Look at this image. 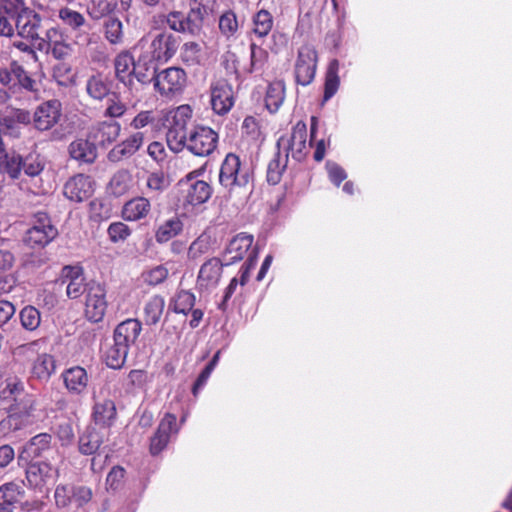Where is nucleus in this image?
<instances>
[{
  "label": "nucleus",
  "mask_w": 512,
  "mask_h": 512,
  "mask_svg": "<svg viewBox=\"0 0 512 512\" xmlns=\"http://www.w3.org/2000/svg\"><path fill=\"white\" fill-rule=\"evenodd\" d=\"M37 401L21 379L9 376L0 385V410L7 415L0 421V435H16L34 423Z\"/></svg>",
  "instance_id": "f257e3e1"
},
{
  "label": "nucleus",
  "mask_w": 512,
  "mask_h": 512,
  "mask_svg": "<svg viewBox=\"0 0 512 512\" xmlns=\"http://www.w3.org/2000/svg\"><path fill=\"white\" fill-rule=\"evenodd\" d=\"M251 175L248 169L242 168L241 160L235 153H228L220 166L219 183L224 187L229 198L242 194H250L249 184Z\"/></svg>",
  "instance_id": "f03ea898"
},
{
  "label": "nucleus",
  "mask_w": 512,
  "mask_h": 512,
  "mask_svg": "<svg viewBox=\"0 0 512 512\" xmlns=\"http://www.w3.org/2000/svg\"><path fill=\"white\" fill-rule=\"evenodd\" d=\"M0 85L8 94V101L12 98L20 99V94H37L39 92L37 81L18 61L12 60L8 67L0 68Z\"/></svg>",
  "instance_id": "7ed1b4c3"
},
{
  "label": "nucleus",
  "mask_w": 512,
  "mask_h": 512,
  "mask_svg": "<svg viewBox=\"0 0 512 512\" xmlns=\"http://www.w3.org/2000/svg\"><path fill=\"white\" fill-rule=\"evenodd\" d=\"M36 48L61 61L70 58L74 53V44L70 41L69 36L57 26L46 30L45 36L40 39Z\"/></svg>",
  "instance_id": "20e7f679"
},
{
  "label": "nucleus",
  "mask_w": 512,
  "mask_h": 512,
  "mask_svg": "<svg viewBox=\"0 0 512 512\" xmlns=\"http://www.w3.org/2000/svg\"><path fill=\"white\" fill-rule=\"evenodd\" d=\"M155 90L166 99L181 95L187 84V74L180 67H168L158 72L154 77Z\"/></svg>",
  "instance_id": "39448f33"
},
{
  "label": "nucleus",
  "mask_w": 512,
  "mask_h": 512,
  "mask_svg": "<svg viewBox=\"0 0 512 512\" xmlns=\"http://www.w3.org/2000/svg\"><path fill=\"white\" fill-rule=\"evenodd\" d=\"M249 48V62L242 66L239 64L235 53H228L226 57V68L232 69L233 73L236 75V78H240L252 73L263 72L267 66L269 59L268 51L254 42L250 43Z\"/></svg>",
  "instance_id": "423d86ee"
},
{
  "label": "nucleus",
  "mask_w": 512,
  "mask_h": 512,
  "mask_svg": "<svg viewBox=\"0 0 512 512\" xmlns=\"http://www.w3.org/2000/svg\"><path fill=\"white\" fill-rule=\"evenodd\" d=\"M58 234L46 212H37L33 217L32 226L27 230L24 241L31 248H44Z\"/></svg>",
  "instance_id": "0eeeda50"
},
{
  "label": "nucleus",
  "mask_w": 512,
  "mask_h": 512,
  "mask_svg": "<svg viewBox=\"0 0 512 512\" xmlns=\"http://www.w3.org/2000/svg\"><path fill=\"white\" fill-rule=\"evenodd\" d=\"M277 148L285 152L287 158L289 155L301 162L307 155V126L303 121L297 122L288 135H283L277 140Z\"/></svg>",
  "instance_id": "6e6552de"
},
{
  "label": "nucleus",
  "mask_w": 512,
  "mask_h": 512,
  "mask_svg": "<svg viewBox=\"0 0 512 512\" xmlns=\"http://www.w3.org/2000/svg\"><path fill=\"white\" fill-rule=\"evenodd\" d=\"M202 171V169L191 171L179 182L185 204L197 206L210 199L212 195L210 184L204 180L196 179L202 174Z\"/></svg>",
  "instance_id": "1a4fd4ad"
},
{
  "label": "nucleus",
  "mask_w": 512,
  "mask_h": 512,
  "mask_svg": "<svg viewBox=\"0 0 512 512\" xmlns=\"http://www.w3.org/2000/svg\"><path fill=\"white\" fill-rule=\"evenodd\" d=\"M107 290L103 283L90 281L87 283L84 314L92 323L101 322L108 308Z\"/></svg>",
  "instance_id": "9d476101"
},
{
  "label": "nucleus",
  "mask_w": 512,
  "mask_h": 512,
  "mask_svg": "<svg viewBox=\"0 0 512 512\" xmlns=\"http://www.w3.org/2000/svg\"><path fill=\"white\" fill-rule=\"evenodd\" d=\"M190 119L189 107L180 106L174 111L172 121L166 133V141L173 152H180L187 149L189 132L187 121Z\"/></svg>",
  "instance_id": "9b49d317"
},
{
  "label": "nucleus",
  "mask_w": 512,
  "mask_h": 512,
  "mask_svg": "<svg viewBox=\"0 0 512 512\" xmlns=\"http://www.w3.org/2000/svg\"><path fill=\"white\" fill-rule=\"evenodd\" d=\"M218 133L208 126L197 125L189 131L187 150L198 157H207L217 148Z\"/></svg>",
  "instance_id": "f8f14e48"
},
{
  "label": "nucleus",
  "mask_w": 512,
  "mask_h": 512,
  "mask_svg": "<svg viewBox=\"0 0 512 512\" xmlns=\"http://www.w3.org/2000/svg\"><path fill=\"white\" fill-rule=\"evenodd\" d=\"M318 53L311 44L302 45L297 54L294 67L295 81L301 86L311 84L315 78Z\"/></svg>",
  "instance_id": "ddd939ff"
},
{
  "label": "nucleus",
  "mask_w": 512,
  "mask_h": 512,
  "mask_svg": "<svg viewBox=\"0 0 512 512\" xmlns=\"http://www.w3.org/2000/svg\"><path fill=\"white\" fill-rule=\"evenodd\" d=\"M25 477L28 486L43 491L59 477V470L47 461H32L27 465Z\"/></svg>",
  "instance_id": "4468645a"
},
{
  "label": "nucleus",
  "mask_w": 512,
  "mask_h": 512,
  "mask_svg": "<svg viewBox=\"0 0 512 512\" xmlns=\"http://www.w3.org/2000/svg\"><path fill=\"white\" fill-rule=\"evenodd\" d=\"M227 266L218 257L206 260L200 267L196 278V288L199 292H209L215 289L222 278L223 267Z\"/></svg>",
  "instance_id": "2eb2a0df"
},
{
  "label": "nucleus",
  "mask_w": 512,
  "mask_h": 512,
  "mask_svg": "<svg viewBox=\"0 0 512 512\" xmlns=\"http://www.w3.org/2000/svg\"><path fill=\"white\" fill-rule=\"evenodd\" d=\"M233 87L225 79H220L210 85V104L217 115H226L234 106Z\"/></svg>",
  "instance_id": "dca6fc26"
},
{
  "label": "nucleus",
  "mask_w": 512,
  "mask_h": 512,
  "mask_svg": "<svg viewBox=\"0 0 512 512\" xmlns=\"http://www.w3.org/2000/svg\"><path fill=\"white\" fill-rule=\"evenodd\" d=\"M16 29L18 35L32 42H39L42 30V17L35 10L23 7L17 14Z\"/></svg>",
  "instance_id": "f3484780"
},
{
  "label": "nucleus",
  "mask_w": 512,
  "mask_h": 512,
  "mask_svg": "<svg viewBox=\"0 0 512 512\" xmlns=\"http://www.w3.org/2000/svg\"><path fill=\"white\" fill-rule=\"evenodd\" d=\"M181 39L170 32L163 31L155 35L150 44V54L157 62H168L177 53Z\"/></svg>",
  "instance_id": "a211bd4d"
},
{
  "label": "nucleus",
  "mask_w": 512,
  "mask_h": 512,
  "mask_svg": "<svg viewBox=\"0 0 512 512\" xmlns=\"http://www.w3.org/2000/svg\"><path fill=\"white\" fill-rule=\"evenodd\" d=\"M62 114L61 102L57 99L41 103L32 116L34 127L39 131H47L54 127Z\"/></svg>",
  "instance_id": "6ab92c4d"
},
{
  "label": "nucleus",
  "mask_w": 512,
  "mask_h": 512,
  "mask_svg": "<svg viewBox=\"0 0 512 512\" xmlns=\"http://www.w3.org/2000/svg\"><path fill=\"white\" fill-rule=\"evenodd\" d=\"M94 192V182L90 176L77 174L71 177L64 185L63 193L66 198L74 202H83L90 198Z\"/></svg>",
  "instance_id": "aec40b11"
},
{
  "label": "nucleus",
  "mask_w": 512,
  "mask_h": 512,
  "mask_svg": "<svg viewBox=\"0 0 512 512\" xmlns=\"http://www.w3.org/2000/svg\"><path fill=\"white\" fill-rule=\"evenodd\" d=\"M254 238L252 235L240 233L236 235L227 245L223 253V260L226 265L234 264L244 258L247 253L253 250ZM254 249L257 250L256 247Z\"/></svg>",
  "instance_id": "412c9836"
},
{
  "label": "nucleus",
  "mask_w": 512,
  "mask_h": 512,
  "mask_svg": "<svg viewBox=\"0 0 512 512\" xmlns=\"http://www.w3.org/2000/svg\"><path fill=\"white\" fill-rule=\"evenodd\" d=\"M121 132V124L117 121H100L89 130L88 137L95 144L106 147L117 140Z\"/></svg>",
  "instance_id": "4be33fe9"
},
{
  "label": "nucleus",
  "mask_w": 512,
  "mask_h": 512,
  "mask_svg": "<svg viewBox=\"0 0 512 512\" xmlns=\"http://www.w3.org/2000/svg\"><path fill=\"white\" fill-rule=\"evenodd\" d=\"M144 134L142 132H134L120 143L116 144L108 152V160L111 162H120L123 159L133 156L143 145Z\"/></svg>",
  "instance_id": "5701e85b"
},
{
  "label": "nucleus",
  "mask_w": 512,
  "mask_h": 512,
  "mask_svg": "<svg viewBox=\"0 0 512 512\" xmlns=\"http://www.w3.org/2000/svg\"><path fill=\"white\" fill-rule=\"evenodd\" d=\"M151 202L148 197L136 196L124 203L121 217L128 222H137L146 219L151 213Z\"/></svg>",
  "instance_id": "b1692460"
},
{
  "label": "nucleus",
  "mask_w": 512,
  "mask_h": 512,
  "mask_svg": "<svg viewBox=\"0 0 512 512\" xmlns=\"http://www.w3.org/2000/svg\"><path fill=\"white\" fill-rule=\"evenodd\" d=\"M68 153L71 159L79 164H93L98 156L96 144L84 138L73 140L68 146Z\"/></svg>",
  "instance_id": "393cba45"
},
{
  "label": "nucleus",
  "mask_w": 512,
  "mask_h": 512,
  "mask_svg": "<svg viewBox=\"0 0 512 512\" xmlns=\"http://www.w3.org/2000/svg\"><path fill=\"white\" fill-rule=\"evenodd\" d=\"M32 121L31 113L26 109L15 108L9 114L0 117V133L10 136L19 134L20 125H28Z\"/></svg>",
  "instance_id": "a878e982"
},
{
  "label": "nucleus",
  "mask_w": 512,
  "mask_h": 512,
  "mask_svg": "<svg viewBox=\"0 0 512 512\" xmlns=\"http://www.w3.org/2000/svg\"><path fill=\"white\" fill-rule=\"evenodd\" d=\"M25 493L20 482L10 481L0 485V510L12 511L24 499Z\"/></svg>",
  "instance_id": "bb28decb"
},
{
  "label": "nucleus",
  "mask_w": 512,
  "mask_h": 512,
  "mask_svg": "<svg viewBox=\"0 0 512 512\" xmlns=\"http://www.w3.org/2000/svg\"><path fill=\"white\" fill-rule=\"evenodd\" d=\"M117 418V409L112 399L96 400L92 408V419L100 427H111Z\"/></svg>",
  "instance_id": "cd10ccee"
},
{
  "label": "nucleus",
  "mask_w": 512,
  "mask_h": 512,
  "mask_svg": "<svg viewBox=\"0 0 512 512\" xmlns=\"http://www.w3.org/2000/svg\"><path fill=\"white\" fill-rule=\"evenodd\" d=\"M134 63L135 59L128 50L121 51L114 59L116 79L125 86H131L133 82L135 72Z\"/></svg>",
  "instance_id": "c85d7f7f"
},
{
  "label": "nucleus",
  "mask_w": 512,
  "mask_h": 512,
  "mask_svg": "<svg viewBox=\"0 0 512 512\" xmlns=\"http://www.w3.org/2000/svg\"><path fill=\"white\" fill-rule=\"evenodd\" d=\"M142 330V322L129 318L119 323L114 330V341L130 347L138 339Z\"/></svg>",
  "instance_id": "c756f323"
},
{
  "label": "nucleus",
  "mask_w": 512,
  "mask_h": 512,
  "mask_svg": "<svg viewBox=\"0 0 512 512\" xmlns=\"http://www.w3.org/2000/svg\"><path fill=\"white\" fill-rule=\"evenodd\" d=\"M61 376L66 389L71 394L80 395L86 390L88 385V375L83 367L74 366L68 368Z\"/></svg>",
  "instance_id": "7c9ffc66"
},
{
  "label": "nucleus",
  "mask_w": 512,
  "mask_h": 512,
  "mask_svg": "<svg viewBox=\"0 0 512 512\" xmlns=\"http://www.w3.org/2000/svg\"><path fill=\"white\" fill-rule=\"evenodd\" d=\"M165 308V299L159 294L150 297L143 306V321L147 326L157 325L162 318Z\"/></svg>",
  "instance_id": "2f4dec72"
},
{
  "label": "nucleus",
  "mask_w": 512,
  "mask_h": 512,
  "mask_svg": "<svg viewBox=\"0 0 512 512\" xmlns=\"http://www.w3.org/2000/svg\"><path fill=\"white\" fill-rule=\"evenodd\" d=\"M111 85L108 79L101 74H97L87 79L85 89L91 99L101 102L113 92Z\"/></svg>",
  "instance_id": "473e14b6"
},
{
  "label": "nucleus",
  "mask_w": 512,
  "mask_h": 512,
  "mask_svg": "<svg viewBox=\"0 0 512 512\" xmlns=\"http://www.w3.org/2000/svg\"><path fill=\"white\" fill-rule=\"evenodd\" d=\"M340 63L337 59H332L325 72L324 93L322 104L330 100L340 87V77L338 75Z\"/></svg>",
  "instance_id": "72a5a7b5"
},
{
  "label": "nucleus",
  "mask_w": 512,
  "mask_h": 512,
  "mask_svg": "<svg viewBox=\"0 0 512 512\" xmlns=\"http://www.w3.org/2000/svg\"><path fill=\"white\" fill-rule=\"evenodd\" d=\"M53 437L51 434L42 432L39 433L26 442L23 447V453H26L29 457L38 458L44 453L49 451L52 447Z\"/></svg>",
  "instance_id": "f704fd0d"
},
{
  "label": "nucleus",
  "mask_w": 512,
  "mask_h": 512,
  "mask_svg": "<svg viewBox=\"0 0 512 512\" xmlns=\"http://www.w3.org/2000/svg\"><path fill=\"white\" fill-rule=\"evenodd\" d=\"M156 59L152 58L151 54H141L134 63V76L140 83L146 84L153 80L157 74L155 68Z\"/></svg>",
  "instance_id": "c9c22d12"
},
{
  "label": "nucleus",
  "mask_w": 512,
  "mask_h": 512,
  "mask_svg": "<svg viewBox=\"0 0 512 512\" xmlns=\"http://www.w3.org/2000/svg\"><path fill=\"white\" fill-rule=\"evenodd\" d=\"M56 361L50 354L43 353L34 360L31 368V374L40 381H48L54 374Z\"/></svg>",
  "instance_id": "e433bc0d"
},
{
  "label": "nucleus",
  "mask_w": 512,
  "mask_h": 512,
  "mask_svg": "<svg viewBox=\"0 0 512 512\" xmlns=\"http://www.w3.org/2000/svg\"><path fill=\"white\" fill-rule=\"evenodd\" d=\"M251 22L252 33L260 39L267 37L274 27V17L266 9H260L255 12L252 16Z\"/></svg>",
  "instance_id": "4c0bfd02"
},
{
  "label": "nucleus",
  "mask_w": 512,
  "mask_h": 512,
  "mask_svg": "<svg viewBox=\"0 0 512 512\" xmlns=\"http://www.w3.org/2000/svg\"><path fill=\"white\" fill-rule=\"evenodd\" d=\"M103 444V437L95 428L88 427L78 440L79 452L83 455L95 454Z\"/></svg>",
  "instance_id": "58836bf2"
},
{
  "label": "nucleus",
  "mask_w": 512,
  "mask_h": 512,
  "mask_svg": "<svg viewBox=\"0 0 512 512\" xmlns=\"http://www.w3.org/2000/svg\"><path fill=\"white\" fill-rule=\"evenodd\" d=\"M133 186V176L128 170L117 171L109 182V190L115 197L127 194Z\"/></svg>",
  "instance_id": "ea45409f"
},
{
  "label": "nucleus",
  "mask_w": 512,
  "mask_h": 512,
  "mask_svg": "<svg viewBox=\"0 0 512 512\" xmlns=\"http://www.w3.org/2000/svg\"><path fill=\"white\" fill-rule=\"evenodd\" d=\"M22 160L20 154L15 151L0 154V171L6 172L12 179H17L22 171Z\"/></svg>",
  "instance_id": "a19ab883"
},
{
  "label": "nucleus",
  "mask_w": 512,
  "mask_h": 512,
  "mask_svg": "<svg viewBox=\"0 0 512 512\" xmlns=\"http://www.w3.org/2000/svg\"><path fill=\"white\" fill-rule=\"evenodd\" d=\"M103 32L111 45H120L124 41L123 23L117 17L109 16L104 20Z\"/></svg>",
  "instance_id": "79ce46f5"
},
{
  "label": "nucleus",
  "mask_w": 512,
  "mask_h": 512,
  "mask_svg": "<svg viewBox=\"0 0 512 512\" xmlns=\"http://www.w3.org/2000/svg\"><path fill=\"white\" fill-rule=\"evenodd\" d=\"M183 229L181 220L174 216L162 223L155 232V239L158 243H166L177 236Z\"/></svg>",
  "instance_id": "37998d69"
},
{
  "label": "nucleus",
  "mask_w": 512,
  "mask_h": 512,
  "mask_svg": "<svg viewBox=\"0 0 512 512\" xmlns=\"http://www.w3.org/2000/svg\"><path fill=\"white\" fill-rule=\"evenodd\" d=\"M285 98V86L281 81L273 82L268 85L265 95V105L267 109L274 113L278 111Z\"/></svg>",
  "instance_id": "c03bdc74"
},
{
  "label": "nucleus",
  "mask_w": 512,
  "mask_h": 512,
  "mask_svg": "<svg viewBox=\"0 0 512 512\" xmlns=\"http://www.w3.org/2000/svg\"><path fill=\"white\" fill-rule=\"evenodd\" d=\"M170 185L168 178L162 171L152 172L146 180L147 195L150 200L156 199Z\"/></svg>",
  "instance_id": "a18cd8bd"
},
{
  "label": "nucleus",
  "mask_w": 512,
  "mask_h": 512,
  "mask_svg": "<svg viewBox=\"0 0 512 512\" xmlns=\"http://www.w3.org/2000/svg\"><path fill=\"white\" fill-rule=\"evenodd\" d=\"M128 111L127 104L123 101L119 92L113 91L111 95L106 98V107L103 112L104 117L110 119H117L123 117Z\"/></svg>",
  "instance_id": "49530a36"
},
{
  "label": "nucleus",
  "mask_w": 512,
  "mask_h": 512,
  "mask_svg": "<svg viewBox=\"0 0 512 512\" xmlns=\"http://www.w3.org/2000/svg\"><path fill=\"white\" fill-rule=\"evenodd\" d=\"M196 302L194 293L188 290L178 291L170 302L171 309L177 314L187 315Z\"/></svg>",
  "instance_id": "de8ad7c7"
},
{
  "label": "nucleus",
  "mask_w": 512,
  "mask_h": 512,
  "mask_svg": "<svg viewBox=\"0 0 512 512\" xmlns=\"http://www.w3.org/2000/svg\"><path fill=\"white\" fill-rule=\"evenodd\" d=\"M129 347L121 342H115L105 352V362L108 367L113 369H120L128 355Z\"/></svg>",
  "instance_id": "09e8293b"
},
{
  "label": "nucleus",
  "mask_w": 512,
  "mask_h": 512,
  "mask_svg": "<svg viewBox=\"0 0 512 512\" xmlns=\"http://www.w3.org/2000/svg\"><path fill=\"white\" fill-rule=\"evenodd\" d=\"M179 57L184 65L197 66L201 63L202 47L196 41H187L181 46Z\"/></svg>",
  "instance_id": "8fccbe9b"
},
{
  "label": "nucleus",
  "mask_w": 512,
  "mask_h": 512,
  "mask_svg": "<svg viewBox=\"0 0 512 512\" xmlns=\"http://www.w3.org/2000/svg\"><path fill=\"white\" fill-rule=\"evenodd\" d=\"M288 163L287 156L282 157L278 150L274 157L269 161L267 167V181L271 185H277L282 179Z\"/></svg>",
  "instance_id": "3c124183"
},
{
  "label": "nucleus",
  "mask_w": 512,
  "mask_h": 512,
  "mask_svg": "<svg viewBox=\"0 0 512 512\" xmlns=\"http://www.w3.org/2000/svg\"><path fill=\"white\" fill-rule=\"evenodd\" d=\"M58 17L65 26L72 30H79L86 23L83 14L69 7L61 8L58 12Z\"/></svg>",
  "instance_id": "603ef678"
},
{
  "label": "nucleus",
  "mask_w": 512,
  "mask_h": 512,
  "mask_svg": "<svg viewBox=\"0 0 512 512\" xmlns=\"http://www.w3.org/2000/svg\"><path fill=\"white\" fill-rule=\"evenodd\" d=\"M19 317L22 327L28 331H35L40 326L41 314L34 306L28 305L22 308Z\"/></svg>",
  "instance_id": "864d4df0"
},
{
  "label": "nucleus",
  "mask_w": 512,
  "mask_h": 512,
  "mask_svg": "<svg viewBox=\"0 0 512 512\" xmlns=\"http://www.w3.org/2000/svg\"><path fill=\"white\" fill-rule=\"evenodd\" d=\"M168 275L169 271L164 265H157L142 272L141 279L147 286L156 287L163 283L168 278Z\"/></svg>",
  "instance_id": "5fc2aeb1"
},
{
  "label": "nucleus",
  "mask_w": 512,
  "mask_h": 512,
  "mask_svg": "<svg viewBox=\"0 0 512 512\" xmlns=\"http://www.w3.org/2000/svg\"><path fill=\"white\" fill-rule=\"evenodd\" d=\"M219 30L222 35L230 38L238 31V20L236 13L232 10H227L219 17Z\"/></svg>",
  "instance_id": "6e6d98bb"
},
{
  "label": "nucleus",
  "mask_w": 512,
  "mask_h": 512,
  "mask_svg": "<svg viewBox=\"0 0 512 512\" xmlns=\"http://www.w3.org/2000/svg\"><path fill=\"white\" fill-rule=\"evenodd\" d=\"M108 238L112 243L125 242L132 234L131 228L121 221L110 223L107 228Z\"/></svg>",
  "instance_id": "4d7b16f0"
},
{
  "label": "nucleus",
  "mask_w": 512,
  "mask_h": 512,
  "mask_svg": "<svg viewBox=\"0 0 512 512\" xmlns=\"http://www.w3.org/2000/svg\"><path fill=\"white\" fill-rule=\"evenodd\" d=\"M204 21L205 18L190 8L188 13L184 14L185 34L191 36L200 35L203 30Z\"/></svg>",
  "instance_id": "13d9d810"
},
{
  "label": "nucleus",
  "mask_w": 512,
  "mask_h": 512,
  "mask_svg": "<svg viewBox=\"0 0 512 512\" xmlns=\"http://www.w3.org/2000/svg\"><path fill=\"white\" fill-rule=\"evenodd\" d=\"M258 259V250L253 249L250 254H248V258L245 263L242 265L239 271L238 281L240 285L243 287L247 284L250 278V272L255 268Z\"/></svg>",
  "instance_id": "bf43d9fd"
},
{
  "label": "nucleus",
  "mask_w": 512,
  "mask_h": 512,
  "mask_svg": "<svg viewBox=\"0 0 512 512\" xmlns=\"http://www.w3.org/2000/svg\"><path fill=\"white\" fill-rule=\"evenodd\" d=\"M73 486L60 484L56 487L54 492V499L56 506L65 508L72 503Z\"/></svg>",
  "instance_id": "052dcab7"
},
{
  "label": "nucleus",
  "mask_w": 512,
  "mask_h": 512,
  "mask_svg": "<svg viewBox=\"0 0 512 512\" xmlns=\"http://www.w3.org/2000/svg\"><path fill=\"white\" fill-rule=\"evenodd\" d=\"M179 429L180 426L177 424L176 415L172 413H166L161 419L157 431L164 433V435H167L168 437H171V434H177Z\"/></svg>",
  "instance_id": "680f3d73"
},
{
  "label": "nucleus",
  "mask_w": 512,
  "mask_h": 512,
  "mask_svg": "<svg viewBox=\"0 0 512 512\" xmlns=\"http://www.w3.org/2000/svg\"><path fill=\"white\" fill-rule=\"evenodd\" d=\"M55 434L62 446L70 445L75 438L74 430L72 423L70 421H65L57 425Z\"/></svg>",
  "instance_id": "e2e57ef3"
},
{
  "label": "nucleus",
  "mask_w": 512,
  "mask_h": 512,
  "mask_svg": "<svg viewBox=\"0 0 512 512\" xmlns=\"http://www.w3.org/2000/svg\"><path fill=\"white\" fill-rule=\"evenodd\" d=\"M215 6L216 0H190V8L205 19L214 13Z\"/></svg>",
  "instance_id": "0e129e2a"
},
{
  "label": "nucleus",
  "mask_w": 512,
  "mask_h": 512,
  "mask_svg": "<svg viewBox=\"0 0 512 512\" xmlns=\"http://www.w3.org/2000/svg\"><path fill=\"white\" fill-rule=\"evenodd\" d=\"M156 121L154 112L152 110L140 111L130 122V127L139 130L148 125L154 124Z\"/></svg>",
  "instance_id": "69168bd1"
},
{
  "label": "nucleus",
  "mask_w": 512,
  "mask_h": 512,
  "mask_svg": "<svg viewBox=\"0 0 512 512\" xmlns=\"http://www.w3.org/2000/svg\"><path fill=\"white\" fill-rule=\"evenodd\" d=\"M166 23L168 27L177 33L185 34L184 13L182 11L173 10L166 16Z\"/></svg>",
  "instance_id": "338daca9"
},
{
  "label": "nucleus",
  "mask_w": 512,
  "mask_h": 512,
  "mask_svg": "<svg viewBox=\"0 0 512 512\" xmlns=\"http://www.w3.org/2000/svg\"><path fill=\"white\" fill-rule=\"evenodd\" d=\"M87 293V284L85 278L72 279L67 283L66 294L70 299H78L84 293Z\"/></svg>",
  "instance_id": "774afa93"
}]
</instances>
